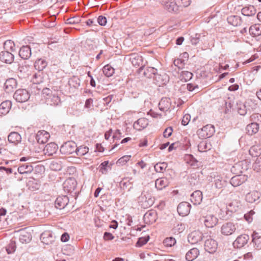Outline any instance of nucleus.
Instances as JSON below:
<instances>
[{
	"label": "nucleus",
	"instance_id": "nucleus-14",
	"mask_svg": "<svg viewBox=\"0 0 261 261\" xmlns=\"http://www.w3.org/2000/svg\"><path fill=\"white\" fill-rule=\"evenodd\" d=\"M76 182L73 178H68L63 183V186L64 190L67 192H71L76 188Z\"/></svg>",
	"mask_w": 261,
	"mask_h": 261
},
{
	"label": "nucleus",
	"instance_id": "nucleus-5",
	"mask_svg": "<svg viewBox=\"0 0 261 261\" xmlns=\"http://www.w3.org/2000/svg\"><path fill=\"white\" fill-rule=\"evenodd\" d=\"M76 144L73 141H68L64 143L60 147L62 154H70L75 152Z\"/></svg>",
	"mask_w": 261,
	"mask_h": 261
},
{
	"label": "nucleus",
	"instance_id": "nucleus-15",
	"mask_svg": "<svg viewBox=\"0 0 261 261\" xmlns=\"http://www.w3.org/2000/svg\"><path fill=\"white\" fill-rule=\"evenodd\" d=\"M69 199L67 196H60L56 198L55 205L57 208L63 209L68 203Z\"/></svg>",
	"mask_w": 261,
	"mask_h": 261
},
{
	"label": "nucleus",
	"instance_id": "nucleus-18",
	"mask_svg": "<svg viewBox=\"0 0 261 261\" xmlns=\"http://www.w3.org/2000/svg\"><path fill=\"white\" fill-rule=\"evenodd\" d=\"M17 81L14 78H10L6 80L4 84V89L7 93H10L14 91L17 87Z\"/></svg>",
	"mask_w": 261,
	"mask_h": 261
},
{
	"label": "nucleus",
	"instance_id": "nucleus-34",
	"mask_svg": "<svg viewBox=\"0 0 261 261\" xmlns=\"http://www.w3.org/2000/svg\"><path fill=\"white\" fill-rule=\"evenodd\" d=\"M32 239V235L30 232L22 230L20 232L19 240L22 243H28Z\"/></svg>",
	"mask_w": 261,
	"mask_h": 261
},
{
	"label": "nucleus",
	"instance_id": "nucleus-1",
	"mask_svg": "<svg viewBox=\"0 0 261 261\" xmlns=\"http://www.w3.org/2000/svg\"><path fill=\"white\" fill-rule=\"evenodd\" d=\"M250 120L251 123L246 126L245 130L248 135L252 136L259 131L261 125V114L258 113L252 114L250 117Z\"/></svg>",
	"mask_w": 261,
	"mask_h": 261
},
{
	"label": "nucleus",
	"instance_id": "nucleus-39",
	"mask_svg": "<svg viewBox=\"0 0 261 261\" xmlns=\"http://www.w3.org/2000/svg\"><path fill=\"white\" fill-rule=\"evenodd\" d=\"M48 104L57 106L60 103V98L56 94H52L46 98Z\"/></svg>",
	"mask_w": 261,
	"mask_h": 261
},
{
	"label": "nucleus",
	"instance_id": "nucleus-20",
	"mask_svg": "<svg viewBox=\"0 0 261 261\" xmlns=\"http://www.w3.org/2000/svg\"><path fill=\"white\" fill-rule=\"evenodd\" d=\"M49 137V134L45 130H40L38 132L36 135V139L37 142L42 144L46 143Z\"/></svg>",
	"mask_w": 261,
	"mask_h": 261
},
{
	"label": "nucleus",
	"instance_id": "nucleus-7",
	"mask_svg": "<svg viewBox=\"0 0 261 261\" xmlns=\"http://www.w3.org/2000/svg\"><path fill=\"white\" fill-rule=\"evenodd\" d=\"M236 230V226L232 222L224 223L221 227V232L224 236H230Z\"/></svg>",
	"mask_w": 261,
	"mask_h": 261
},
{
	"label": "nucleus",
	"instance_id": "nucleus-28",
	"mask_svg": "<svg viewBox=\"0 0 261 261\" xmlns=\"http://www.w3.org/2000/svg\"><path fill=\"white\" fill-rule=\"evenodd\" d=\"M260 197V193L256 191L248 193L246 195V200L249 203L255 202Z\"/></svg>",
	"mask_w": 261,
	"mask_h": 261
},
{
	"label": "nucleus",
	"instance_id": "nucleus-30",
	"mask_svg": "<svg viewBox=\"0 0 261 261\" xmlns=\"http://www.w3.org/2000/svg\"><path fill=\"white\" fill-rule=\"evenodd\" d=\"M11 106V102L9 100L2 102L0 105V114L2 115L7 114L9 112Z\"/></svg>",
	"mask_w": 261,
	"mask_h": 261
},
{
	"label": "nucleus",
	"instance_id": "nucleus-42",
	"mask_svg": "<svg viewBox=\"0 0 261 261\" xmlns=\"http://www.w3.org/2000/svg\"><path fill=\"white\" fill-rule=\"evenodd\" d=\"M80 80L76 76H73L68 81V85L70 88L77 89L80 86Z\"/></svg>",
	"mask_w": 261,
	"mask_h": 261
},
{
	"label": "nucleus",
	"instance_id": "nucleus-6",
	"mask_svg": "<svg viewBox=\"0 0 261 261\" xmlns=\"http://www.w3.org/2000/svg\"><path fill=\"white\" fill-rule=\"evenodd\" d=\"M143 74L145 76L148 77V78H154L158 82V84H163L164 83H161L160 81V79L161 77L160 74H158L157 73V69L149 67L146 68Z\"/></svg>",
	"mask_w": 261,
	"mask_h": 261
},
{
	"label": "nucleus",
	"instance_id": "nucleus-48",
	"mask_svg": "<svg viewBox=\"0 0 261 261\" xmlns=\"http://www.w3.org/2000/svg\"><path fill=\"white\" fill-rule=\"evenodd\" d=\"M89 148L87 146H81L79 147H76L75 153L79 156H83L88 153Z\"/></svg>",
	"mask_w": 261,
	"mask_h": 261
},
{
	"label": "nucleus",
	"instance_id": "nucleus-37",
	"mask_svg": "<svg viewBox=\"0 0 261 261\" xmlns=\"http://www.w3.org/2000/svg\"><path fill=\"white\" fill-rule=\"evenodd\" d=\"M168 185V181L166 178H160L155 180V188L159 190H162Z\"/></svg>",
	"mask_w": 261,
	"mask_h": 261
},
{
	"label": "nucleus",
	"instance_id": "nucleus-11",
	"mask_svg": "<svg viewBox=\"0 0 261 261\" xmlns=\"http://www.w3.org/2000/svg\"><path fill=\"white\" fill-rule=\"evenodd\" d=\"M201 173L196 172L191 173L188 177V182L191 186H198L201 184Z\"/></svg>",
	"mask_w": 261,
	"mask_h": 261
},
{
	"label": "nucleus",
	"instance_id": "nucleus-44",
	"mask_svg": "<svg viewBox=\"0 0 261 261\" xmlns=\"http://www.w3.org/2000/svg\"><path fill=\"white\" fill-rule=\"evenodd\" d=\"M43 73L38 71L34 74L32 79V82L35 84H39L43 82Z\"/></svg>",
	"mask_w": 261,
	"mask_h": 261
},
{
	"label": "nucleus",
	"instance_id": "nucleus-43",
	"mask_svg": "<svg viewBox=\"0 0 261 261\" xmlns=\"http://www.w3.org/2000/svg\"><path fill=\"white\" fill-rule=\"evenodd\" d=\"M240 205V203L237 200H233L229 202L226 206L228 211L231 212H236Z\"/></svg>",
	"mask_w": 261,
	"mask_h": 261
},
{
	"label": "nucleus",
	"instance_id": "nucleus-13",
	"mask_svg": "<svg viewBox=\"0 0 261 261\" xmlns=\"http://www.w3.org/2000/svg\"><path fill=\"white\" fill-rule=\"evenodd\" d=\"M249 239L248 235L244 234L238 237L234 241L233 245L234 247L240 248L246 244Z\"/></svg>",
	"mask_w": 261,
	"mask_h": 261
},
{
	"label": "nucleus",
	"instance_id": "nucleus-53",
	"mask_svg": "<svg viewBox=\"0 0 261 261\" xmlns=\"http://www.w3.org/2000/svg\"><path fill=\"white\" fill-rule=\"evenodd\" d=\"M50 168L54 171L61 170L62 168L61 162L53 161L50 165Z\"/></svg>",
	"mask_w": 261,
	"mask_h": 261
},
{
	"label": "nucleus",
	"instance_id": "nucleus-33",
	"mask_svg": "<svg viewBox=\"0 0 261 261\" xmlns=\"http://www.w3.org/2000/svg\"><path fill=\"white\" fill-rule=\"evenodd\" d=\"M250 35L253 36H259L261 35V24L257 23L251 25L249 30Z\"/></svg>",
	"mask_w": 261,
	"mask_h": 261
},
{
	"label": "nucleus",
	"instance_id": "nucleus-22",
	"mask_svg": "<svg viewBox=\"0 0 261 261\" xmlns=\"http://www.w3.org/2000/svg\"><path fill=\"white\" fill-rule=\"evenodd\" d=\"M58 149L57 145L55 143L51 142L46 145L44 147L43 149L44 153L51 156L56 153Z\"/></svg>",
	"mask_w": 261,
	"mask_h": 261
},
{
	"label": "nucleus",
	"instance_id": "nucleus-25",
	"mask_svg": "<svg viewBox=\"0 0 261 261\" xmlns=\"http://www.w3.org/2000/svg\"><path fill=\"white\" fill-rule=\"evenodd\" d=\"M202 194L199 190L194 191L191 195V201L194 205L199 204L202 201Z\"/></svg>",
	"mask_w": 261,
	"mask_h": 261
},
{
	"label": "nucleus",
	"instance_id": "nucleus-16",
	"mask_svg": "<svg viewBox=\"0 0 261 261\" xmlns=\"http://www.w3.org/2000/svg\"><path fill=\"white\" fill-rule=\"evenodd\" d=\"M247 179V176L245 175H237L230 179V183L232 186L237 187L244 183Z\"/></svg>",
	"mask_w": 261,
	"mask_h": 261
},
{
	"label": "nucleus",
	"instance_id": "nucleus-52",
	"mask_svg": "<svg viewBox=\"0 0 261 261\" xmlns=\"http://www.w3.org/2000/svg\"><path fill=\"white\" fill-rule=\"evenodd\" d=\"M16 248L15 241L11 240L10 243L6 247V251L8 254H11L15 252Z\"/></svg>",
	"mask_w": 261,
	"mask_h": 261
},
{
	"label": "nucleus",
	"instance_id": "nucleus-8",
	"mask_svg": "<svg viewBox=\"0 0 261 261\" xmlns=\"http://www.w3.org/2000/svg\"><path fill=\"white\" fill-rule=\"evenodd\" d=\"M203 237V234L201 231L195 230L189 234L188 240L190 243L195 244L201 241Z\"/></svg>",
	"mask_w": 261,
	"mask_h": 261
},
{
	"label": "nucleus",
	"instance_id": "nucleus-46",
	"mask_svg": "<svg viewBox=\"0 0 261 261\" xmlns=\"http://www.w3.org/2000/svg\"><path fill=\"white\" fill-rule=\"evenodd\" d=\"M167 167V164L165 162L156 163L154 166V170L156 172L163 173Z\"/></svg>",
	"mask_w": 261,
	"mask_h": 261
},
{
	"label": "nucleus",
	"instance_id": "nucleus-56",
	"mask_svg": "<svg viewBox=\"0 0 261 261\" xmlns=\"http://www.w3.org/2000/svg\"><path fill=\"white\" fill-rule=\"evenodd\" d=\"M149 237L147 236L145 237H141L139 238L137 243L136 246L138 247H141L144 244H145L149 240Z\"/></svg>",
	"mask_w": 261,
	"mask_h": 261
},
{
	"label": "nucleus",
	"instance_id": "nucleus-38",
	"mask_svg": "<svg viewBox=\"0 0 261 261\" xmlns=\"http://www.w3.org/2000/svg\"><path fill=\"white\" fill-rule=\"evenodd\" d=\"M227 20L228 23L234 26L237 27L241 24V18L236 15H231L227 17Z\"/></svg>",
	"mask_w": 261,
	"mask_h": 261
},
{
	"label": "nucleus",
	"instance_id": "nucleus-51",
	"mask_svg": "<svg viewBox=\"0 0 261 261\" xmlns=\"http://www.w3.org/2000/svg\"><path fill=\"white\" fill-rule=\"evenodd\" d=\"M249 153L252 157H257L261 155L259 147L257 146H252L249 150Z\"/></svg>",
	"mask_w": 261,
	"mask_h": 261
},
{
	"label": "nucleus",
	"instance_id": "nucleus-59",
	"mask_svg": "<svg viewBox=\"0 0 261 261\" xmlns=\"http://www.w3.org/2000/svg\"><path fill=\"white\" fill-rule=\"evenodd\" d=\"M80 21V19L79 17H73L68 18L66 20V23L70 24H74L78 23Z\"/></svg>",
	"mask_w": 261,
	"mask_h": 261
},
{
	"label": "nucleus",
	"instance_id": "nucleus-63",
	"mask_svg": "<svg viewBox=\"0 0 261 261\" xmlns=\"http://www.w3.org/2000/svg\"><path fill=\"white\" fill-rule=\"evenodd\" d=\"M175 66L178 67V68H182L184 66V60L177 59L174 61Z\"/></svg>",
	"mask_w": 261,
	"mask_h": 261
},
{
	"label": "nucleus",
	"instance_id": "nucleus-47",
	"mask_svg": "<svg viewBox=\"0 0 261 261\" xmlns=\"http://www.w3.org/2000/svg\"><path fill=\"white\" fill-rule=\"evenodd\" d=\"M185 160L188 164H190L192 166L197 167L198 166V161L191 154H187L185 156Z\"/></svg>",
	"mask_w": 261,
	"mask_h": 261
},
{
	"label": "nucleus",
	"instance_id": "nucleus-32",
	"mask_svg": "<svg viewBox=\"0 0 261 261\" xmlns=\"http://www.w3.org/2000/svg\"><path fill=\"white\" fill-rule=\"evenodd\" d=\"M241 12L242 14L245 16H251L255 14L256 11L253 6L249 5L244 7Z\"/></svg>",
	"mask_w": 261,
	"mask_h": 261
},
{
	"label": "nucleus",
	"instance_id": "nucleus-19",
	"mask_svg": "<svg viewBox=\"0 0 261 261\" xmlns=\"http://www.w3.org/2000/svg\"><path fill=\"white\" fill-rule=\"evenodd\" d=\"M161 4L169 12L176 13L178 11V6L174 2L162 1Z\"/></svg>",
	"mask_w": 261,
	"mask_h": 261
},
{
	"label": "nucleus",
	"instance_id": "nucleus-2",
	"mask_svg": "<svg viewBox=\"0 0 261 261\" xmlns=\"http://www.w3.org/2000/svg\"><path fill=\"white\" fill-rule=\"evenodd\" d=\"M138 201L142 207L146 208L152 205L154 203V198L148 192L144 190L142 192L141 195L138 197Z\"/></svg>",
	"mask_w": 261,
	"mask_h": 261
},
{
	"label": "nucleus",
	"instance_id": "nucleus-62",
	"mask_svg": "<svg viewBox=\"0 0 261 261\" xmlns=\"http://www.w3.org/2000/svg\"><path fill=\"white\" fill-rule=\"evenodd\" d=\"M108 161H105L100 165V171H101L102 174L106 173L107 171V167L108 165Z\"/></svg>",
	"mask_w": 261,
	"mask_h": 261
},
{
	"label": "nucleus",
	"instance_id": "nucleus-64",
	"mask_svg": "<svg viewBox=\"0 0 261 261\" xmlns=\"http://www.w3.org/2000/svg\"><path fill=\"white\" fill-rule=\"evenodd\" d=\"M190 119H191V116L189 114H185L182 118V119L181 121V124L183 125H187L189 123V122L190 120Z\"/></svg>",
	"mask_w": 261,
	"mask_h": 261
},
{
	"label": "nucleus",
	"instance_id": "nucleus-21",
	"mask_svg": "<svg viewBox=\"0 0 261 261\" xmlns=\"http://www.w3.org/2000/svg\"><path fill=\"white\" fill-rule=\"evenodd\" d=\"M157 214L155 211H149L146 213L143 217L144 222L146 224H152L155 222Z\"/></svg>",
	"mask_w": 261,
	"mask_h": 261
},
{
	"label": "nucleus",
	"instance_id": "nucleus-4",
	"mask_svg": "<svg viewBox=\"0 0 261 261\" xmlns=\"http://www.w3.org/2000/svg\"><path fill=\"white\" fill-rule=\"evenodd\" d=\"M200 220L203 222L204 225L208 228L214 227L218 222V218L213 214H207L206 216H203L200 218Z\"/></svg>",
	"mask_w": 261,
	"mask_h": 261
},
{
	"label": "nucleus",
	"instance_id": "nucleus-58",
	"mask_svg": "<svg viewBox=\"0 0 261 261\" xmlns=\"http://www.w3.org/2000/svg\"><path fill=\"white\" fill-rule=\"evenodd\" d=\"M181 76L182 79H184L185 81H187L192 78L193 73L188 71H184L181 72Z\"/></svg>",
	"mask_w": 261,
	"mask_h": 261
},
{
	"label": "nucleus",
	"instance_id": "nucleus-12",
	"mask_svg": "<svg viewBox=\"0 0 261 261\" xmlns=\"http://www.w3.org/2000/svg\"><path fill=\"white\" fill-rule=\"evenodd\" d=\"M191 206V204L188 202H182L177 206V212L180 216H187L190 213Z\"/></svg>",
	"mask_w": 261,
	"mask_h": 261
},
{
	"label": "nucleus",
	"instance_id": "nucleus-29",
	"mask_svg": "<svg viewBox=\"0 0 261 261\" xmlns=\"http://www.w3.org/2000/svg\"><path fill=\"white\" fill-rule=\"evenodd\" d=\"M17 170L20 174H28L32 172L33 167L30 163H25L19 166Z\"/></svg>",
	"mask_w": 261,
	"mask_h": 261
},
{
	"label": "nucleus",
	"instance_id": "nucleus-35",
	"mask_svg": "<svg viewBox=\"0 0 261 261\" xmlns=\"http://www.w3.org/2000/svg\"><path fill=\"white\" fill-rule=\"evenodd\" d=\"M47 65V61L44 59H37L35 63L34 67L36 70L39 71H42Z\"/></svg>",
	"mask_w": 261,
	"mask_h": 261
},
{
	"label": "nucleus",
	"instance_id": "nucleus-49",
	"mask_svg": "<svg viewBox=\"0 0 261 261\" xmlns=\"http://www.w3.org/2000/svg\"><path fill=\"white\" fill-rule=\"evenodd\" d=\"M102 70L104 74L107 77L111 76L114 73V69L108 64L103 67Z\"/></svg>",
	"mask_w": 261,
	"mask_h": 261
},
{
	"label": "nucleus",
	"instance_id": "nucleus-40",
	"mask_svg": "<svg viewBox=\"0 0 261 261\" xmlns=\"http://www.w3.org/2000/svg\"><path fill=\"white\" fill-rule=\"evenodd\" d=\"M201 130L205 133V134H204V135L207 138L212 136L215 132L214 126L211 124L206 125L202 128Z\"/></svg>",
	"mask_w": 261,
	"mask_h": 261
},
{
	"label": "nucleus",
	"instance_id": "nucleus-41",
	"mask_svg": "<svg viewBox=\"0 0 261 261\" xmlns=\"http://www.w3.org/2000/svg\"><path fill=\"white\" fill-rule=\"evenodd\" d=\"M147 125V121L145 118L139 119L134 124V127L138 130H141L142 128L146 127Z\"/></svg>",
	"mask_w": 261,
	"mask_h": 261
},
{
	"label": "nucleus",
	"instance_id": "nucleus-50",
	"mask_svg": "<svg viewBox=\"0 0 261 261\" xmlns=\"http://www.w3.org/2000/svg\"><path fill=\"white\" fill-rule=\"evenodd\" d=\"M198 149L200 152H205L210 149V146L205 141H201L198 145Z\"/></svg>",
	"mask_w": 261,
	"mask_h": 261
},
{
	"label": "nucleus",
	"instance_id": "nucleus-57",
	"mask_svg": "<svg viewBox=\"0 0 261 261\" xmlns=\"http://www.w3.org/2000/svg\"><path fill=\"white\" fill-rule=\"evenodd\" d=\"M18 72L21 74V75H24L25 74H28L29 70V66L28 65H19L18 68Z\"/></svg>",
	"mask_w": 261,
	"mask_h": 261
},
{
	"label": "nucleus",
	"instance_id": "nucleus-9",
	"mask_svg": "<svg viewBox=\"0 0 261 261\" xmlns=\"http://www.w3.org/2000/svg\"><path fill=\"white\" fill-rule=\"evenodd\" d=\"M218 243L216 241L210 238L204 243V249L210 253H214L217 250Z\"/></svg>",
	"mask_w": 261,
	"mask_h": 261
},
{
	"label": "nucleus",
	"instance_id": "nucleus-45",
	"mask_svg": "<svg viewBox=\"0 0 261 261\" xmlns=\"http://www.w3.org/2000/svg\"><path fill=\"white\" fill-rule=\"evenodd\" d=\"M5 51H13L15 50V45L13 41L10 40L6 41L4 43Z\"/></svg>",
	"mask_w": 261,
	"mask_h": 261
},
{
	"label": "nucleus",
	"instance_id": "nucleus-3",
	"mask_svg": "<svg viewBox=\"0 0 261 261\" xmlns=\"http://www.w3.org/2000/svg\"><path fill=\"white\" fill-rule=\"evenodd\" d=\"M30 97L29 92L24 89H19L14 94V98L19 102H24L28 101Z\"/></svg>",
	"mask_w": 261,
	"mask_h": 261
},
{
	"label": "nucleus",
	"instance_id": "nucleus-31",
	"mask_svg": "<svg viewBox=\"0 0 261 261\" xmlns=\"http://www.w3.org/2000/svg\"><path fill=\"white\" fill-rule=\"evenodd\" d=\"M214 182L216 188L221 189L227 184V181L219 175L215 176L214 177Z\"/></svg>",
	"mask_w": 261,
	"mask_h": 261
},
{
	"label": "nucleus",
	"instance_id": "nucleus-60",
	"mask_svg": "<svg viewBox=\"0 0 261 261\" xmlns=\"http://www.w3.org/2000/svg\"><path fill=\"white\" fill-rule=\"evenodd\" d=\"M254 212L252 210L250 211L249 213L244 215L245 219L248 222H252L253 219L252 216L254 214Z\"/></svg>",
	"mask_w": 261,
	"mask_h": 261
},
{
	"label": "nucleus",
	"instance_id": "nucleus-10",
	"mask_svg": "<svg viewBox=\"0 0 261 261\" xmlns=\"http://www.w3.org/2000/svg\"><path fill=\"white\" fill-rule=\"evenodd\" d=\"M129 60L134 66H140L139 69L140 72L143 70L144 68V65L143 63V58L142 56L138 54H132L130 55Z\"/></svg>",
	"mask_w": 261,
	"mask_h": 261
},
{
	"label": "nucleus",
	"instance_id": "nucleus-23",
	"mask_svg": "<svg viewBox=\"0 0 261 261\" xmlns=\"http://www.w3.org/2000/svg\"><path fill=\"white\" fill-rule=\"evenodd\" d=\"M8 140L9 143L17 145L21 142V137L18 133L12 132L9 134Z\"/></svg>",
	"mask_w": 261,
	"mask_h": 261
},
{
	"label": "nucleus",
	"instance_id": "nucleus-54",
	"mask_svg": "<svg viewBox=\"0 0 261 261\" xmlns=\"http://www.w3.org/2000/svg\"><path fill=\"white\" fill-rule=\"evenodd\" d=\"M163 243L166 246L171 247L176 243V240L172 237L167 238L164 240Z\"/></svg>",
	"mask_w": 261,
	"mask_h": 261
},
{
	"label": "nucleus",
	"instance_id": "nucleus-55",
	"mask_svg": "<svg viewBox=\"0 0 261 261\" xmlns=\"http://www.w3.org/2000/svg\"><path fill=\"white\" fill-rule=\"evenodd\" d=\"M254 170L257 171L261 169V154L259 155L256 159L253 165Z\"/></svg>",
	"mask_w": 261,
	"mask_h": 261
},
{
	"label": "nucleus",
	"instance_id": "nucleus-26",
	"mask_svg": "<svg viewBox=\"0 0 261 261\" xmlns=\"http://www.w3.org/2000/svg\"><path fill=\"white\" fill-rule=\"evenodd\" d=\"M31 48L28 45L21 47L19 51V56L24 60L28 59L31 56Z\"/></svg>",
	"mask_w": 261,
	"mask_h": 261
},
{
	"label": "nucleus",
	"instance_id": "nucleus-61",
	"mask_svg": "<svg viewBox=\"0 0 261 261\" xmlns=\"http://www.w3.org/2000/svg\"><path fill=\"white\" fill-rule=\"evenodd\" d=\"M97 22L100 25L104 26L107 23V18L106 17L100 15L97 18Z\"/></svg>",
	"mask_w": 261,
	"mask_h": 261
},
{
	"label": "nucleus",
	"instance_id": "nucleus-17",
	"mask_svg": "<svg viewBox=\"0 0 261 261\" xmlns=\"http://www.w3.org/2000/svg\"><path fill=\"white\" fill-rule=\"evenodd\" d=\"M14 59V56L9 51H2L0 53V61L7 63H12Z\"/></svg>",
	"mask_w": 261,
	"mask_h": 261
},
{
	"label": "nucleus",
	"instance_id": "nucleus-27",
	"mask_svg": "<svg viewBox=\"0 0 261 261\" xmlns=\"http://www.w3.org/2000/svg\"><path fill=\"white\" fill-rule=\"evenodd\" d=\"M199 255V250L196 248L190 249L186 254V259L188 261H193Z\"/></svg>",
	"mask_w": 261,
	"mask_h": 261
},
{
	"label": "nucleus",
	"instance_id": "nucleus-24",
	"mask_svg": "<svg viewBox=\"0 0 261 261\" xmlns=\"http://www.w3.org/2000/svg\"><path fill=\"white\" fill-rule=\"evenodd\" d=\"M170 106L171 99L168 97L162 98L159 103V109L162 111H168L170 109Z\"/></svg>",
	"mask_w": 261,
	"mask_h": 261
},
{
	"label": "nucleus",
	"instance_id": "nucleus-36",
	"mask_svg": "<svg viewBox=\"0 0 261 261\" xmlns=\"http://www.w3.org/2000/svg\"><path fill=\"white\" fill-rule=\"evenodd\" d=\"M252 242L254 244V247L258 250L261 249V236H259L258 233L253 232L252 234Z\"/></svg>",
	"mask_w": 261,
	"mask_h": 261
}]
</instances>
